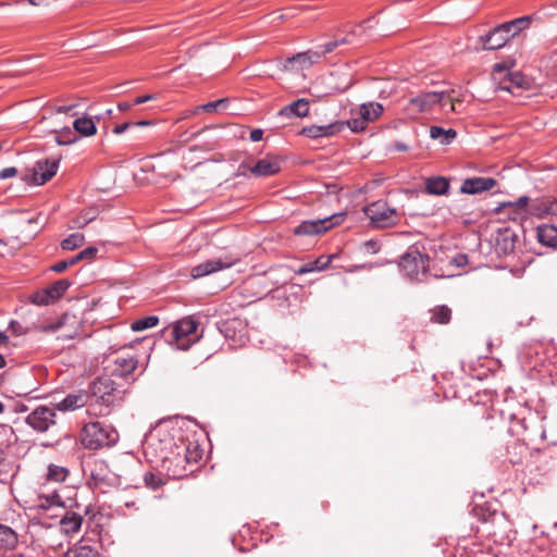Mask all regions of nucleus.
<instances>
[{"instance_id": "64", "label": "nucleus", "mask_w": 557, "mask_h": 557, "mask_svg": "<svg viewBox=\"0 0 557 557\" xmlns=\"http://www.w3.org/2000/svg\"><path fill=\"white\" fill-rule=\"evenodd\" d=\"M45 0H28V3L34 7H40L44 4Z\"/></svg>"}, {"instance_id": "57", "label": "nucleus", "mask_w": 557, "mask_h": 557, "mask_svg": "<svg viewBox=\"0 0 557 557\" xmlns=\"http://www.w3.org/2000/svg\"><path fill=\"white\" fill-rule=\"evenodd\" d=\"M468 257L466 255H458L454 258V262L457 267H462L467 263Z\"/></svg>"}, {"instance_id": "50", "label": "nucleus", "mask_w": 557, "mask_h": 557, "mask_svg": "<svg viewBox=\"0 0 557 557\" xmlns=\"http://www.w3.org/2000/svg\"><path fill=\"white\" fill-rule=\"evenodd\" d=\"M61 326H62L61 322L50 323V324L41 325L39 327V331L40 332H57Z\"/></svg>"}, {"instance_id": "48", "label": "nucleus", "mask_w": 557, "mask_h": 557, "mask_svg": "<svg viewBox=\"0 0 557 557\" xmlns=\"http://www.w3.org/2000/svg\"><path fill=\"white\" fill-rule=\"evenodd\" d=\"M92 220H94V216H87V215L78 216L72 221L73 225L71 227H78V228L84 227Z\"/></svg>"}, {"instance_id": "62", "label": "nucleus", "mask_w": 557, "mask_h": 557, "mask_svg": "<svg viewBox=\"0 0 557 557\" xmlns=\"http://www.w3.org/2000/svg\"><path fill=\"white\" fill-rule=\"evenodd\" d=\"M395 150H397V151H407L408 150V146L406 144H404V143L398 141V143L395 144Z\"/></svg>"}, {"instance_id": "23", "label": "nucleus", "mask_w": 557, "mask_h": 557, "mask_svg": "<svg viewBox=\"0 0 557 557\" xmlns=\"http://www.w3.org/2000/svg\"><path fill=\"white\" fill-rule=\"evenodd\" d=\"M82 515L74 511H69L64 508V515H62L61 519L59 520V525L63 533L72 534L78 532L82 527Z\"/></svg>"}, {"instance_id": "43", "label": "nucleus", "mask_w": 557, "mask_h": 557, "mask_svg": "<svg viewBox=\"0 0 557 557\" xmlns=\"http://www.w3.org/2000/svg\"><path fill=\"white\" fill-rule=\"evenodd\" d=\"M30 301L37 306H47L49 305L50 302H52L50 296H49V293L46 289L44 290H40V292H37V293H34L32 296H30Z\"/></svg>"}, {"instance_id": "56", "label": "nucleus", "mask_w": 557, "mask_h": 557, "mask_svg": "<svg viewBox=\"0 0 557 557\" xmlns=\"http://www.w3.org/2000/svg\"><path fill=\"white\" fill-rule=\"evenodd\" d=\"M507 67H506V64H504V62H498V63H495L493 65V73L497 74V73H503V72H507Z\"/></svg>"}, {"instance_id": "45", "label": "nucleus", "mask_w": 557, "mask_h": 557, "mask_svg": "<svg viewBox=\"0 0 557 557\" xmlns=\"http://www.w3.org/2000/svg\"><path fill=\"white\" fill-rule=\"evenodd\" d=\"M77 262H78V260H76V256H74L69 260H62V261L54 263L51 267V270L57 273H61V272L65 271L69 267H72V265L76 264Z\"/></svg>"}, {"instance_id": "8", "label": "nucleus", "mask_w": 557, "mask_h": 557, "mask_svg": "<svg viewBox=\"0 0 557 557\" xmlns=\"http://www.w3.org/2000/svg\"><path fill=\"white\" fill-rule=\"evenodd\" d=\"M344 216L345 213H335L323 219L304 221L294 228V234L298 236L323 234L335 225L341 224L344 221Z\"/></svg>"}, {"instance_id": "34", "label": "nucleus", "mask_w": 557, "mask_h": 557, "mask_svg": "<svg viewBox=\"0 0 557 557\" xmlns=\"http://www.w3.org/2000/svg\"><path fill=\"white\" fill-rule=\"evenodd\" d=\"M71 286V282L66 278L55 281L47 287L49 296L52 301L59 299Z\"/></svg>"}, {"instance_id": "20", "label": "nucleus", "mask_w": 557, "mask_h": 557, "mask_svg": "<svg viewBox=\"0 0 557 557\" xmlns=\"http://www.w3.org/2000/svg\"><path fill=\"white\" fill-rule=\"evenodd\" d=\"M89 395L84 392L69 394L61 401L55 404V408L60 411H73L78 408L88 407Z\"/></svg>"}, {"instance_id": "58", "label": "nucleus", "mask_w": 557, "mask_h": 557, "mask_svg": "<svg viewBox=\"0 0 557 557\" xmlns=\"http://www.w3.org/2000/svg\"><path fill=\"white\" fill-rule=\"evenodd\" d=\"M133 106H135L134 102L123 101L117 103V109L123 112L132 109Z\"/></svg>"}, {"instance_id": "37", "label": "nucleus", "mask_w": 557, "mask_h": 557, "mask_svg": "<svg viewBox=\"0 0 557 557\" xmlns=\"http://www.w3.org/2000/svg\"><path fill=\"white\" fill-rule=\"evenodd\" d=\"M331 262V258H327L325 261L323 260V257L317 259L313 262H309L307 264H304L297 270L298 274H306L310 273L312 271H321L324 270L327 264Z\"/></svg>"}, {"instance_id": "3", "label": "nucleus", "mask_w": 557, "mask_h": 557, "mask_svg": "<svg viewBox=\"0 0 557 557\" xmlns=\"http://www.w3.org/2000/svg\"><path fill=\"white\" fill-rule=\"evenodd\" d=\"M119 437L112 425L99 421L86 423L81 432L82 445L90 450L111 447L117 443Z\"/></svg>"}, {"instance_id": "47", "label": "nucleus", "mask_w": 557, "mask_h": 557, "mask_svg": "<svg viewBox=\"0 0 557 557\" xmlns=\"http://www.w3.org/2000/svg\"><path fill=\"white\" fill-rule=\"evenodd\" d=\"M9 330L11 331L12 334H14L16 336H21V335L27 333V330L24 329L23 325L18 321H15V320H12L9 323Z\"/></svg>"}, {"instance_id": "16", "label": "nucleus", "mask_w": 557, "mask_h": 557, "mask_svg": "<svg viewBox=\"0 0 557 557\" xmlns=\"http://www.w3.org/2000/svg\"><path fill=\"white\" fill-rule=\"evenodd\" d=\"M344 126V122H335L327 125H311L304 127L300 134L312 139L330 137L341 132Z\"/></svg>"}, {"instance_id": "14", "label": "nucleus", "mask_w": 557, "mask_h": 557, "mask_svg": "<svg viewBox=\"0 0 557 557\" xmlns=\"http://www.w3.org/2000/svg\"><path fill=\"white\" fill-rule=\"evenodd\" d=\"M235 259H216V260H207L196 267H194L190 271V275L193 278H200L206 275L215 273L218 271L228 269L233 264H235Z\"/></svg>"}, {"instance_id": "53", "label": "nucleus", "mask_w": 557, "mask_h": 557, "mask_svg": "<svg viewBox=\"0 0 557 557\" xmlns=\"http://www.w3.org/2000/svg\"><path fill=\"white\" fill-rule=\"evenodd\" d=\"M262 136H263V131L260 128H256L250 132V139L255 143L260 141L262 139Z\"/></svg>"}, {"instance_id": "33", "label": "nucleus", "mask_w": 557, "mask_h": 557, "mask_svg": "<svg viewBox=\"0 0 557 557\" xmlns=\"http://www.w3.org/2000/svg\"><path fill=\"white\" fill-rule=\"evenodd\" d=\"M79 139V136L71 127H63L55 132L54 141L59 146H67L75 144Z\"/></svg>"}, {"instance_id": "26", "label": "nucleus", "mask_w": 557, "mask_h": 557, "mask_svg": "<svg viewBox=\"0 0 557 557\" xmlns=\"http://www.w3.org/2000/svg\"><path fill=\"white\" fill-rule=\"evenodd\" d=\"M557 212V201L537 200L530 207V213L537 218H545Z\"/></svg>"}, {"instance_id": "54", "label": "nucleus", "mask_w": 557, "mask_h": 557, "mask_svg": "<svg viewBox=\"0 0 557 557\" xmlns=\"http://www.w3.org/2000/svg\"><path fill=\"white\" fill-rule=\"evenodd\" d=\"M77 104H70V106H60L55 109L57 113H66V114H74L72 113V110L76 108Z\"/></svg>"}, {"instance_id": "60", "label": "nucleus", "mask_w": 557, "mask_h": 557, "mask_svg": "<svg viewBox=\"0 0 557 557\" xmlns=\"http://www.w3.org/2000/svg\"><path fill=\"white\" fill-rule=\"evenodd\" d=\"M62 515H64V511H49V513L45 515V519L51 518V519H58V521H59L61 519Z\"/></svg>"}, {"instance_id": "9", "label": "nucleus", "mask_w": 557, "mask_h": 557, "mask_svg": "<svg viewBox=\"0 0 557 557\" xmlns=\"http://www.w3.org/2000/svg\"><path fill=\"white\" fill-rule=\"evenodd\" d=\"M384 111V108L379 102H367L359 107L357 117L349 119L347 125L354 133L363 132L368 124L377 120Z\"/></svg>"}, {"instance_id": "59", "label": "nucleus", "mask_w": 557, "mask_h": 557, "mask_svg": "<svg viewBox=\"0 0 557 557\" xmlns=\"http://www.w3.org/2000/svg\"><path fill=\"white\" fill-rule=\"evenodd\" d=\"M9 467L10 465L8 462H4V460L0 461V481L4 480V478H2V474H7L9 472V470L7 469Z\"/></svg>"}, {"instance_id": "32", "label": "nucleus", "mask_w": 557, "mask_h": 557, "mask_svg": "<svg viewBox=\"0 0 557 557\" xmlns=\"http://www.w3.org/2000/svg\"><path fill=\"white\" fill-rule=\"evenodd\" d=\"M321 59V53L318 50H308L305 52L297 53L296 55L288 59L289 62H297L302 67L310 66L317 63Z\"/></svg>"}, {"instance_id": "42", "label": "nucleus", "mask_w": 557, "mask_h": 557, "mask_svg": "<svg viewBox=\"0 0 557 557\" xmlns=\"http://www.w3.org/2000/svg\"><path fill=\"white\" fill-rule=\"evenodd\" d=\"M530 16H522L512 21L506 22L513 36L518 35L522 29L527 28L530 24Z\"/></svg>"}, {"instance_id": "12", "label": "nucleus", "mask_w": 557, "mask_h": 557, "mask_svg": "<svg viewBox=\"0 0 557 557\" xmlns=\"http://www.w3.org/2000/svg\"><path fill=\"white\" fill-rule=\"evenodd\" d=\"M34 509L38 518L45 519V515L49 511H64V504L57 491L48 494L39 493Z\"/></svg>"}, {"instance_id": "10", "label": "nucleus", "mask_w": 557, "mask_h": 557, "mask_svg": "<svg viewBox=\"0 0 557 557\" xmlns=\"http://www.w3.org/2000/svg\"><path fill=\"white\" fill-rule=\"evenodd\" d=\"M26 423L36 432H46L55 424V411L53 408L38 406L26 417Z\"/></svg>"}, {"instance_id": "1", "label": "nucleus", "mask_w": 557, "mask_h": 557, "mask_svg": "<svg viewBox=\"0 0 557 557\" xmlns=\"http://www.w3.org/2000/svg\"><path fill=\"white\" fill-rule=\"evenodd\" d=\"M202 458V450L199 445L191 442H181L175 444L165 456L161 459V467L166 471L171 479H182L194 471L196 466Z\"/></svg>"}, {"instance_id": "5", "label": "nucleus", "mask_w": 557, "mask_h": 557, "mask_svg": "<svg viewBox=\"0 0 557 557\" xmlns=\"http://www.w3.org/2000/svg\"><path fill=\"white\" fill-rule=\"evenodd\" d=\"M453 92V89L422 92L410 100V106L416 108L417 112L430 111L435 104H438L445 112H453L455 111Z\"/></svg>"}, {"instance_id": "30", "label": "nucleus", "mask_w": 557, "mask_h": 557, "mask_svg": "<svg viewBox=\"0 0 557 557\" xmlns=\"http://www.w3.org/2000/svg\"><path fill=\"white\" fill-rule=\"evenodd\" d=\"M73 128L76 134L82 136H92L97 133V127L92 119L90 117H78L73 122Z\"/></svg>"}, {"instance_id": "44", "label": "nucleus", "mask_w": 557, "mask_h": 557, "mask_svg": "<svg viewBox=\"0 0 557 557\" xmlns=\"http://www.w3.org/2000/svg\"><path fill=\"white\" fill-rule=\"evenodd\" d=\"M346 42H347L346 38H343L341 40H333V41H330V42L325 44L324 46H322L321 49H319L318 51H319V53H321V58H323L325 54L331 53L338 46L346 44Z\"/></svg>"}, {"instance_id": "13", "label": "nucleus", "mask_w": 557, "mask_h": 557, "mask_svg": "<svg viewBox=\"0 0 557 557\" xmlns=\"http://www.w3.org/2000/svg\"><path fill=\"white\" fill-rule=\"evenodd\" d=\"M59 160L44 159L37 161L32 169V182L36 185H44L57 173Z\"/></svg>"}, {"instance_id": "21", "label": "nucleus", "mask_w": 557, "mask_h": 557, "mask_svg": "<svg viewBox=\"0 0 557 557\" xmlns=\"http://www.w3.org/2000/svg\"><path fill=\"white\" fill-rule=\"evenodd\" d=\"M309 100L299 98L292 103L285 106L278 111V115L283 117H305L309 114Z\"/></svg>"}, {"instance_id": "63", "label": "nucleus", "mask_w": 557, "mask_h": 557, "mask_svg": "<svg viewBox=\"0 0 557 557\" xmlns=\"http://www.w3.org/2000/svg\"><path fill=\"white\" fill-rule=\"evenodd\" d=\"M8 343H9V336L4 332L0 331V346L7 345Z\"/></svg>"}, {"instance_id": "25", "label": "nucleus", "mask_w": 557, "mask_h": 557, "mask_svg": "<svg viewBox=\"0 0 557 557\" xmlns=\"http://www.w3.org/2000/svg\"><path fill=\"white\" fill-rule=\"evenodd\" d=\"M539 243L557 249V226L553 224H541L536 227Z\"/></svg>"}, {"instance_id": "51", "label": "nucleus", "mask_w": 557, "mask_h": 557, "mask_svg": "<svg viewBox=\"0 0 557 557\" xmlns=\"http://www.w3.org/2000/svg\"><path fill=\"white\" fill-rule=\"evenodd\" d=\"M154 99H157V95L149 94V95H145V96H139V97L135 98L134 104L135 106L143 104L145 102H148V101L154 100Z\"/></svg>"}, {"instance_id": "38", "label": "nucleus", "mask_w": 557, "mask_h": 557, "mask_svg": "<svg viewBox=\"0 0 557 557\" xmlns=\"http://www.w3.org/2000/svg\"><path fill=\"white\" fill-rule=\"evenodd\" d=\"M85 242V237L81 233H74L64 238L61 242V247L64 250H74L78 247H81Z\"/></svg>"}, {"instance_id": "4", "label": "nucleus", "mask_w": 557, "mask_h": 557, "mask_svg": "<svg viewBox=\"0 0 557 557\" xmlns=\"http://www.w3.org/2000/svg\"><path fill=\"white\" fill-rule=\"evenodd\" d=\"M366 216L369 219V225L372 228L383 230L397 225L399 214L395 208H392L384 200H377L363 208Z\"/></svg>"}, {"instance_id": "31", "label": "nucleus", "mask_w": 557, "mask_h": 557, "mask_svg": "<svg viewBox=\"0 0 557 557\" xmlns=\"http://www.w3.org/2000/svg\"><path fill=\"white\" fill-rule=\"evenodd\" d=\"M457 136V133L453 128L445 129L441 126H431L430 127V137L432 139L440 140L443 145L450 144Z\"/></svg>"}, {"instance_id": "52", "label": "nucleus", "mask_w": 557, "mask_h": 557, "mask_svg": "<svg viewBox=\"0 0 557 557\" xmlns=\"http://www.w3.org/2000/svg\"><path fill=\"white\" fill-rule=\"evenodd\" d=\"M131 126H133V123H129V122H125V123L115 125L113 128V133L116 135H121Z\"/></svg>"}, {"instance_id": "17", "label": "nucleus", "mask_w": 557, "mask_h": 557, "mask_svg": "<svg viewBox=\"0 0 557 557\" xmlns=\"http://www.w3.org/2000/svg\"><path fill=\"white\" fill-rule=\"evenodd\" d=\"M531 86V82L520 72L507 73L504 82L500 83L499 89L506 90L515 96L518 90H527Z\"/></svg>"}, {"instance_id": "18", "label": "nucleus", "mask_w": 557, "mask_h": 557, "mask_svg": "<svg viewBox=\"0 0 557 557\" xmlns=\"http://www.w3.org/2000/svg\"><path fill=\"white\" fill-rule=\"evenodd\" d=\"M496 181L492 177H472L463 181L460 191L462 194L475 195L492 189Z\"/></svg>"}, {"instance_id": "28", "label": "nucleus", "mask_w": 557, "mask_h": 557, "mask_svg": "<svg viewBox=\"0 0 557 557\" xmlns=\"http://www.w3.org/2000/svg\"><path fill=\"white\" fill-rule=\"evenodd\" d=\"M527 453L528 447L524 443L513 441L507 446V457L512 465H520Z\"/></svg>"}, {"instance_id": "39", "label": "nucleus", "mask_w": 557, "mask_h": 557, "mask_svg": "<svg viewBox=\"0 0 557 557\" xmlns=\"http://www.w3.org/2000/svg\"><path fill=\"white\" fill-rule=\"evenodd\" d=\"M159 323V318L156 315H149L138 319L132 323V330L135 332L144 331L147 329L154 327Z\"/></svg>"}, {"instance_id": "49", "label": "nucleus", "mask_w": 557, "mask_h": 557, "mask_svg": "<svg viewBox=\"0 0 557 557\" xmlns=\"http://www.w3.org/2000/svg\"><path fill=\"white\" fill-rule=\"evenodd\" d=\"M17 174V170L14 166L4 168L0 171V180H7Z\"/></svg>"}, {"instance_id": "15", "label": "nucleus", "mask_w": 557, "mask_h": 557, "mask_svg": "<svg viewBox=\"0 0 557 557\" xmlns=\"http://www.w3.org/2000/svg\"><path fill=\"white\" fill-rule=\"evenodd\" d=\"M63 557H100L99 544L97 541L83 537L70 547Z\"/></svg>"}, {"instance_id": "36", "label": "nucleus", "mask_w": 557, "mask_h": 557, "mask_svg": "<svg viewBox=\"0 0 557 557\" xmlns=\"http://www.w3.org/2000/svg\"><path fill=\"white\" fill-rule=\"evenodd\" d=\"M451 319V310L447 306H438L433 309L431 321L447 324Z\"/></svg>"}, {"instance_id": "24", "label": "nucleus", "mask_w": 557, "mask_h": 557, "mask_svg": "<svg viewBox=\"0 0 557 557\" xmlns=\"http://www.w3.org/2000/svg\"><path fill=\"white\" fill-rule=\"evenodd\" d=\"M516 247L515 234L509 231L498 233L495 239V250L499 256H509Z\"/></svg>"}, {"instance_id": "22", "label": "nucleus", "mask_w": 557, "mask_h": 557, "mask_svg": "<svg viewBox=\"0 0 557 557\" xmlns=\"http://www.w3.org/2000/svg\"><path fill=\"white\" fill-rule=\"evenodd\" d=\"M280 170L281 164L276 158L261 159L250 168V172L255 176H271L278 173Z\"/></svg>"}, {"instance_id": "40", "label": "nucleus", "mask_w": 557, "mask_h": 557, "mask_svg": "<svg viewBox=\"0 0 557 557\" xmlns=\"http://www.w3.org/2000/svg\"><path fill=\"white\" fill-rule=\"evenodd\" d=\"M227 104H228V99L222 98V99L211 101L206 104L197 107L196 112H198V111L220 112V111H224L227 108Z\"/></svg>"}, {"instance_id": "11", "label": "nucleus", "mask_w": 557, "mask_h": 557, "mask_svg": "<svg viewBox=\"0 0 557 557\" xmlns=\"http://www.w3.org/2000/svg\"><path fill=\"white\" fill-rule=\"evenodd\" d=\"M515 37L506 23L493 28L487 35L481 36L480 41L486 50H497L503 48L510 38Z\"/></svg>"}, {"instance_id": "61", "label": "nucleus", "mask_w": 557, "mask_h": 557, "mask_svg": "<svg viewBox=\"0 0 557 557\" xmlns=\"http://www.w3.org/2000/svg\"><path fill=\"white\" fill-rule=\"evenodd\" d=\"M503 62H504V64H506V67L508 71L511 70L516 65L515 59H511V58L504 60Z\"/></svg>"}, {"instance_id": "41", "label": "nucleus", "mask_w": 557, "mask_h": 557, "mask_svg": "<svg viewBox=\"0 0 557 557\" xmlns=\"http://www.w3.org/2000/svg\"><path fill=\"white\" fill-rule=\"evenodd\" d=\"M144 482L145 485L151 490H158L165 483L162 475L154 472H146L144 475Z\"/></svg>"}, {"instance_id": "2", "label": "nucleus", "mask_w": 557, "mask_h": 557, "mask_svg": "<svg viewBox=\"0 0 557 557\" xmlns=\"http://www.w3.org/2000/svg\"><path fill=\"white\" fill-rule=\"evenodd\" d=\"M89 405L87 412L90 416H107L123 398V392L110 377H99L90 385Z\"/></svg>"}, {"instance_id": "7", "label": "nucleus", "mask_w": 557, "mask_h": 557, "mask_svg": "<svg viewBox=\"0 0 557 557\" xmlns=\"http://www.w3.org/2000/svg\"><path fill=\"white\" fill-rule=\"evenodd\" d=\"M172 338L178 349L186 350L199 341L198 322L193 317L184 318L174 323Z\"/></svg>"}, {"instance_id": "29", "label": "nucleus", "mask_w": 557, "mask_h": 557, "mask_svg": "<svg viewBox=\"0 0 557 557\" xmlns=\"http://www.w3.org/2000/svg\"><path fill=\"white\" fill-rule=\"evenodd\" d=\"M449 188V183L445 177H430L425 182V189L431 195H444Z\"/></svg>"}, {"instance_id": "35", "label": "nucleus", "mask_w": 557, "mask_h": 557, "mask_svg": "<svg viewBox=\"0 0 557 557\" xmlns=\"http://www.w3.org/2000/svg\"><path fill=\"white\" fill-rule=\"evenodd\" d=\"M69 474L70 471L67 468L58 465H50L48 467L47 480L61 483L67 479Z\"/></svg>"}, {"instance_id": "19", "label": "nucleus", "mask_w": 557, "mask_h": 557, "mask_svg": "<svg viewBox=\"0 0 557 557\" xmlns=\"http://www.w3.org/2000/svg\"><path fill=\"white\" fill-rule=\"evenodd\" d=\"M114 368L112 375L125 377L132 374L137 368V360L131 355H116L112 358Z\"/></svg>"}, {"instance_id": "6", "label": "nucleus", "mask_w": 557, "mask_h": 557, "mask_svg": "<svg viewBox=\"0 0 557 557\" xmlns=\"http://www.w3.org/2000/svg\"><path fill=\"white\" fill-rule=\"evenodd\" d=\"M399 265L410 280L419 281L429 269V256L423 253L417 245H411L400 257Z\"/></svg>"}, {"instance_id": "55", "label": "nucleus", "mask_w": 557, "mask_h": 557, "mask_svg": "<svg viewBox=\"0 0 557 557\" xmlns=\"http://www.w3.org/2000/svg\"><path fill=\"white\" fill-rule=\"evenodd\" d=\"M529 197L528 196H521L519 197L515 202H510L509 205L511 206H516V207H519V208H522L524 206L528 205L529 202Z\"/></svg>"}, {"instance_id": "27", "label": "nucleus", "mask_w": 557, "mask_h": 557, "mask_svg": "<svg viewBox=\"0 0 557 557\" xmlns=\"http://www.w3.org/2000/svg\"><path fill=\"white\" fill-rule=\"evenodd\" d=\"M17 544V535L8 525L0 524V554L13 549Z\"/></svg>"}, {"instance_id": "46", "label": "nucleus", "mask_w": 557, "mask_h": 557, "mask_svg": "<svg viewBox=\"0 0 557 557\" xmlns=\"http://www.w3.org/2000/svg\"><path fill=\"white\" fill-rule=\"evenodd\" d=\"M97 251V248L88 247L76 255V260H78V262L85 259L91 260L96 256Z\"/></svg>"}]
</instances>
